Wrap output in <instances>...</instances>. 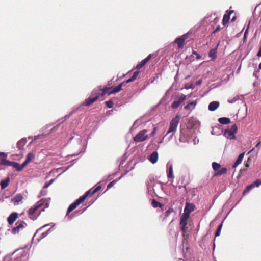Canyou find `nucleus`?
Listing matches in <instances>:
<instances>
[{"instance_id":"obj_1","label":"nucleus","mask_w":261,"mask_h":261,"mask_svg":"<svg viewBox=\"0 0 261 261\" xmlns=\"http://www.w3.org/2000/svg\"><path fill=\"white\" fill-rule=\"evenodd\" d=\"M7 158H4L0 162L1 165H5L6 166H12L15 168L18 171H21L33 159V154L29 153L28 154L27 158L25 161L22 163V165H20L19 163L15 162H11L6 160Z\"/></svg>"},{"instance_id":"obj_2","label":"nucleus","mask_w":261,"mask_h":261,"mask_svg":"<svg viewBox=\"0 0 261 261\" xmlns=\"http://www.w3.org/2000/svg\"><path fill=\"white\" fill-rule=\"evenodd\" d=\"M90 191H87L84 195L82 196H81L79 199H77L74 202L72 203L69 206L66 215H68L70 213L73 211L74 209H75L77 206H79L81 203L83 202L87 197L89 195Z\"/></svg>"},{"instance_id":"obj_3","label":"nucleus","mask_w":261,"mask_h":261,"mask_svg":"<svg viewBox=\"0 0 261 261\" xmlns=\"http://www.w3.org/2000/svg\"><path fill=\"white\" fill-rule=\"evenodd\" d=\"M147 130L146 129L141 130L139 132L134 138V141L136 142H142L146 140L148 138V135L147 134Z\"/></svg>"},{"instance_id":"obj_4","label":"nucleus","mask_w":261,"mask_h":261,"mask_svg":"<svg viewBox=\"0 0 261 261\" xmlns=\"http://www.w3.org/2000/svg\"><path fill=\"white\" fill-rule=\"evenodd\" d=\"M45 202L44 200L41 199L34 206V219L36 217V215L38 216L40 213L44 210L45 207L43 205Z\"/></svg>"},{"instance_id":"obj_5","label":"nucleus","mask_w":261,"mask_h":261,"mask_svg":"<svg viewBox=\"0 0 261 261\" xmlns=\"http://www.w3.org/2000/svg\"><path fill=\"white\" fill-rule=\"evenodd\" d=\"M180 119V117L179 115L176 116L174 118L172 119L170 123L169 128L166 135H167L168 134L174 132L176 130Z\"/></svg>"},{"instance_id":"obj_6","label":"nucleus","mask_w":261,"mask_h":261,"mask_svg":"<svg viewBox=\"0 0 261 261\" xmlns=\"http://www.w3.org/2000/svg\"><path fill=\"white\" fill-rule=\"evenodd\" d=\"M99 97V95L97 93L92 92L90 97L85 100L83 105L86 106H89L97 101Z\"/></svg>"},{"instance_id":"obj_7","label":"nucleus","mask_w":261,"mask_h":261,"mask_svg":"<svg viewBox=\"0 0 261 261\" xmlns=\"http://www.w3.org/2000/svg\"><path fill=\"white\" fill-rule=\"evenodd\" d=\"M188 34H185L175 40L174 42L177 44L178 49H181L184 47L185 40L188 38Z\"/></svg>"},{"instance_id":"obj_8","label":"nucleus","mask_w":261,"mask_h":261,"mask_svg":"<svg viewBox=\"0 0 261 261\" xmlns=\"http://www.w3.org/2000/svg\"><path fill=\"white\" fill-rule=\"evenodd\" d=\"M43 227H41L36 231V232L34 234V238H36V240L39 242L41 239L45 237L47 234L50 229L47 231L43 232Z\"/></svg>"},{"instance_id":"obj_9","label":"nucleus","mask_w":261,"mask_h":261,"mask_svg":"<svg viewBox=\"0 0 261 261\" xmlns=\"http://www.w3.org/2000/svg\"><path fill=\"white\" fill-rule=\"evenodd\" d=\"M15 225L16 226L14 227L12 230V233L14 234H16L18 233L21 228L24 227V226L27 225L26 223L22 221H18Z\"/></svg>"},{"instance_id":"obj_10","label":"nucleus","mask_w":261,"mask_h":261,"mask_svg":"<svg viewBox=\"0 0 261 261\" xmlns=\"http://www.w3.org/2000/svg\"><path fill=\"white\" fill-rule=\"evenodd\" d=\"M186 95L182 94L178 99L174 101V102L172 103V108L173 109L177 108L180 105V104L186 99Z\"/></svg>"},{"instance_id":"obj_11","label":"nucleus","mask_w":261,"mask_h":261,"mask_svg":"<svg viewBox=\"0 0 261 261\" xmlns=\"http://www.w3.org/2000/svg\"><path fill=\"white\" fill-rule=\"evenodd\" d=\"M234 13L233 10H227L226 12V14L223 16L222 23L223 25H225L228 22L230 19V15Z\"/></svg>"},{"instance_id":"obj_12","label":"nucleus","mask_w":261,"mask_h":261,"mask_svg":"<svg viewBox=\"0 0 261 261\" xmlns=\"http://www.w3.org/2000/svg\"><path fill=\"white\" fill-rule=\"evenodd\" d=\"M153 56L152 54H149L147 58L142 60L141 62H140L136 67V68L138 70L140 69L142 67H143L146 63L151 58V57Z\"/></svg>"},{"instance_id":"obj_13","label":"nucleus","mask_w":261,"mask_h":261,"mask_svg":"<svg viewBox=\"0 0 261 261\" xmlns=\"http://www.w3.org/2000/svg\"><path fill=\"white\" fill-rule=\"evenodd\" d=\"M18 218V214L16 212L12 213L8 218L7 221L10 225H12Z\"/></svg>"},{"instance_id":"obj_14","label":"nucleus","mask_w":261,"mask_h":261,"mask_svg":"<svg viewBox=\"0 0 261 261\" xmlns=\"http://www.w3.org/2000/svg\"><path fill=\"white\" fill-rule=\"evenodd\" d=\"M195 209V205L193 203L186 202L184 212L190 214Z\"/></svg>"},{"instance_id":"obj_15","label":"nucleus","mask_w":261,"mask_h":261,"mask_svg":"<svg viewBox=\"0 0 261 261\" xmlns=\"http://www.w3.org/2000/svg\"><path fill=\"white\" fill-rule=\"evenodd\" d=\"M112 87H113L112 82L111 81L108 82L107 86L105 88H103V89H99L100 91H102L101 94V96H104L106 94L107 91H108V90L111 89L112 88Z\"/></svg>"},{"instance_id":"obj_16","label":"nucleus","mask_w":261,"mask_h":261,"mask_svg":"<svg viewBox=\"0 0 261 261\" xmlns=\"http://www.w3.org/2000/svg\"><path fill=\"white\" fill-rule=\"evenodd\" d=\"M124 82L120 84L118 86H117V87H115L114 88H113L111 91H110L108 93V95L109 96L111 95V94H115L116 93H118L119 92H120L121 90H122V86L124 84Z\"/></svg>"},{"instance_id":"obj_17","label":"nucleus","mask_w":261,"mask_h":261,"mask_svg":"<svg viewBox=\"0 0 261 261\" xmlns=\"http://www.w3.org/2000/svg\"><path fill=\"white\" fill-rule=\"evenodd\" d=\"M219 102L218 101H213L208 105V109L210 111H214L216 110L219 106Z\"/></svg>"},{"instance_id":"obj_18","label":"nucleus","mask_w":261,"mask_h":261,"mask_svg":"<svg viewBox=\"0 0 261 261\" xmlns=\"http://www.w3.org/2000/svg\"><path fill=\"white\" fill-rule=\"evenodd\" d=\"M22 199V195L20 194H17L12 199V201L13 202L15 205H17L19 204V202L21 201Z\"/></svg>"},{"instance_id":"obj_19","label":"nucleus","mask_w":261,"mask_h":261,"mask_svg":"<svg viewBox=\"0 0 261 261\" xmlns=\"http://www.w3.org/2000/svg\"><path fill=\"white\" fill-rule=\"evenodd\" d=\"M244 154L245 153H242L239 155V156L237 158V160H236V161L234 162L232 166L233 168H236L241 163L244 156Z\"/></svg>"},{"instance_id":"obj_20","label":"nucleus","mask_w":261,"mask_h":261,"mask_svg":"<svg viewBox=\"0 0 261 261\" xmlns=\"http://www.w3.org/2000/svg\"><path fill=\"white\" fill-rule=\"evenodd\" d=\"M158 159V154L157 152L152 153L149 158V161L153 164L155 163Z\"/></svg>"},{"instance_id":"obj_21","label":"nucleus","mask_w":261,"mask_h":261,"mask_svg":"<svg viewBox=\"0 0 261 261\" xmlns=\"http://www.w3.org/2000/svg\"><path fill=\"white\" fill-rule=\"evenodd\" d=\"M227 171V169L226 168H222L215 173L214 176H220L224 174H226Z\"/></svg>"},{"instance_id":"obj_22","label":"nucleus","mask_w":261,"mask_h":261,"mask_svg":"<svg viewBox=\"0 0 261 261\" xmlns=\"http://www.w3.org/2000/svg\"><path fill=\"white\" fill-rule=\"evenodd\" d=\"M9 181L10 179L9 177H7L6 179L1 180L0 182V185L2 189H5L8 186Z\"/></svg>"},{"instance_id":"obj_23","label":"nucleus","mask_w":261,"mask_h":261,"mask_svg":"<svg viewBox=\"0 0 261 261\" xmlns=\"http://www.w3.org/2000/svg\"><path fill=\"white\" fill-rule=\"evenodd\" d=\"M218 121L222 124H228L230 123V119L226 117L220 118Z\"/></svg>"},{"instance_id":"obj_24","label":"nucleus","mask_w":261,"mask_h":261,"mask_svg":"<svg viewBox=\"0 0 261 261\" xmlns=\"http://www.w3.org/2000/svg\"><path fill=\"white\" fill-rule=\"evenodd\" d=\"M27 143V140L25 139H22L19 140L17 143V148L19 149H21Z\"/></svg>"},{"instance_id":"obj_25","label":"nucleus","mask_w":261,"mask_h":261,"mask_svg":"<svg viewBox=\"0 0 261 261\" xmlns=\"http://www.w3.org/2000/svg\"><path fill=\"white\" fill-rule=\"evenodd\" d=\"M217 49H212L210 50L208 53L209 57L211 58L212 60H215L217 57Z\"/></svg>"},{"instance_id":"obj_26","label":"nucleus","mask_w":261,"mask_h":261,"mask_svg":"<svg viewBox=\"0 0 261 261\" xmlns=\"http://www.w3.org/2000/svg\"><path fill=\"white\" fill-rule=\"evenodd\" d=\"M139 73V71H135L133 76L125 82L126 83H128L135 81L138 76Z\"/></svg>"},{"instance_id":"obj_27","label":"nucleus","mask_w":261,"mask_h":261,"mask_svg":"<svg viewBox=\"0 0 261 261\" xmlns=\"http://www.w3.org/2000/svg\"><path fill=\"white\" fill-rule=\"evenodd\" d=\"M196 105V101H192L188 104H187L186 106H185V109L187 110H190L191 109V108L194 109Z\"/></svg>"},{"instance_id":"obj_28","label":"nucleus","mask_w":261,"mask_h":261,"mask_svg":"<svg viewBox=\"0 0 261 261\" xmlns=\"http://www.w3.org/2000/svg\"><path fill=\"white\" fill-rule=\"evenodd\" d=\"M224 135H225L227 137H229L230 138L232 139L234 138V134L229 129H226L224 132Z\"/></svg>"},{"instance_id":"obj_29","label":"nucleus","mask_w":261,"mask_h":261,"mask_svg":"<svg viewBox=\"0 0 261 261\" xmlns=\"http://www.w3.org/2000/svg\"><path fill=\"white\" fill-rule=\"evenodd\" d=\"M212 168L213 170L216 172L218 171L221 168V166L220 164L217 163L216 162H213L212 164Z\"/></svg>"},{"instance_id":"obj_30","label":"nucleus","mask_w":261,"mask_h":261,"mask_svg":"<svg viewBox=\"0 0 261 261\" xmlns=\"http://www.w3.org/2000/svg\"><path fill=\"white\" fill-rule=\"evenodd\" d=\"M167 177L168 178L173 177V168L171 165H170L168 170H167Z\"/></svg>"},{"instance_id":"obj_31","label":"nucleus","mask_w":261,"mask_h":261,"mask_svg":"<svg viewBox=\"0 0 261 261\" xmlns=\"http://www.w3.org/2000/svg\"><path fill=\"white\" fill-rule=\"evenodd\" d=\"M101 187L100 186H97L94 189H91L89 191H90L89 195H90L91 196H93L95 193L99 191L101 189Z\"/></svg>"},{"instance_id":"obj_32","label":"nucleus","mask_w":261,"mask_h":261,"mask_svg":"<svg viewBox=\"0 0 261 261\" xmlns=\"http://www.w3.org/2000/svg\"><path fill=\"white\" fill-rule=\"evenodd\" d=\"M151 205L154 208L158 207H161L162 206V204L155 199L152 200Z\"/></svg>"},{"instance_id":"obj_33","label":"nucleus","mask_w":261,"mask_h":261,"mask_svg":"<svg viewBox=\"0 0 261 261\" xmlns=\"http://www.w3.org/2000/svg\"><path fill=\"white\" fill-rule=\"evenodd\" d=\"M254 187V186L252 185V184H250V185L247 186L245 190L243 191V194L245 195L246 193L249 192L252 189H253Z\"/></svg>"},{"instance_id":"obj_34","label":"nucleus","mask_w":261,"mask_h":261,"mask_svg":"<svg viewBox=\"0 0 261 261\" xmlns=\"http://www.w3.org/2000/svg\"><path fill=\"white\" fill-rule=\"evenodd\" d=\"M223 226V223L222 222L218 227L216 231L215 232V237H217L220 236V232L221 231L222 228Z\"/></svg>"},{"instance_id":"obj_35","label":"nucleus","mask_w":261,"mask_h":261,"mask_svg":"<svg viewBox=\"0 0 261 261\" xmlns=\"http://www.w3.org/2000/svg\"><path fill=\"white\" fill-rule=\"evenodd\" d=\"M189 216L190 214L184 212V213L181 217V219L187 221L188 218H189Z\"/></svg>"},{"instance_id":"obj_36","label":"nucleus","mask_w":261,"mask_h":261,"mask_svg":"<svg viewBox=\"0 0 261 261\" xmlns=\"http://www.w3.org/2000/svg\"><path fill=\"white\" fill-rule=\"evenodd\" d=\"M105 103L108 108H112L113 107L114 103L113 101L112 100H109L105 102Z\"/></svg>"},{"instance_id":"obj_37","label":"nucleus","mask_w":261,"mask_h":261,"mask_svg":"<svg viewBox=\"0 0 261 261\" xmlns=\"http://www.w3.org/2000/svg\"><path fill=\"white\" fill-rule=\"evenodd\" d=\"M252 184L254 186V187H258L261 185V179H257Z\"/></svg>"},{"instance_id":"obj_38","label":"nucleus","mask_w":261,"mask_h":261,"mask_svg":"<svg viewBox=\"0 0 261 261\" xmlns=\"http://www.w3.org/2000/svg\"><path fill=\"white\" fill-rule=\"evenodd\" d=\"M173 212V210L172 208H169L168 210H167L165 213V217H168L169 215Z\"/></svg>"},{"instance_id":"obj_39","label":"nucleus","mask_w":261,"mask_h":261,"mask_svg":"<svg viewBox=\"0 0 261 261\" xmlns=\"http://www.w3.org/2000/svg\"><path fill=\"white\" fill-rule=\"evenodd\" d=\"M229 130H230L234 134L236 133L237 131V125L236 124L233 125Z\"/></svg>"},{"instance_id":"obj_40","label":"nucleus","mask_w":261,"mask_h":261,"mask_svg":"<svg viewBox=\"0 0 261 261\" xmlns=\"http://www.w3.org/2000/svg\"><path fill=\"white\" fill-rule=\"evenodd\" d=\"M7 157V153L5 152H0V161L4 158Z\"/></svg>"},{"instance_id":"obj_41","label":"nucleus","mask_w":261,"mask_h":261,"mask_svg":"<svg viewBox=\"0 0 261 261\" xmlns=\"http://www.w3.org/2000/svg\"><path fill=\"white\" fill-rule=\"evenodd\" d=\"M180 224L181 225V226H187V221L180 219Z\"/></svg>"},{"instance_id":"obj_42","label":"nucleus","mask_w":261,"mask_h":261,"mask_svg":"<svg viewBox=\"0 0 261 261\" xmlns=\"http://www.w3.org/2000/svg\"><path fill=\"white\" fill-rule=\"evenodd\" d=\"M193 54H194V55H196V59H197V60H199V59H201V55H200V54H199L198 53H197L196 51H193Z\"/></svg>"},{"instance_id":"obj_43","label":"nucleus","mask_w":261,"mask_h":261,"mask_svg":"<svg viewBox=\"0 0 261 261\" xmlns=\"http://www.w3.org/2000/svg\"><path fill=\"white\" fill-rule=\"evenodd\" d=\"M53 182V179H51V180L49 181V182L45 183V184L43 188H47L48 187H49L51 184V183Z\"/></svg>"},{"instance_id":"obj_44","label":"nucleus","mask_w":261,"mask_h":261,"mask_svg":"<svg viewBox=\"0 0 261 261\" xmlns=\"http://www.w3.org/2000/svg\"><path fill=\"white\" fill-rule=\"evenodd\" d=\"M187 226H181V230L184 234L187 231Z\"/></svg>"},{"instance_id":"obj_45","label":"nucleus","mask_w":261,"mask_h":261,"mask_svg":"<svg viewBox=\"0 0 261 261\" xmlns=\"http://www.w3.org/2000/svg\"><path fill=\"white\" fill-rule=\"evenodd\" d=\"M29 214L30 215V218L31 219H32V216H33V207H31L29 210Z\"/></svg>"},{"instance_id":"obj_46","label":"nucleus","mask_w":261,"mask_h":261,"mask_svg":"<svg viewBox=\"0 0 261 261\" xmlns=\"http://www.w3.org/2000/svg\"><path fill=\"white\" fill-rule=\"evenodd\" d=\"M221 30V27H220V25H218L216 29H215L214 31L213 32V34L219 31L220 30Z\"/></svg>"},{"instance_id":"obj_47","label":"nucleus","mask_w":261,"mask_h":261,"mask_svg":"<svg viewBox=\"0 0 261 261\" xmlns=\"http://www.w3.org/2000/svg\"><path fill=\"white\" fill-rule=\"evenodd\" d=\"M156 130H157V127H154V129H153V130L152 131L151 133V136L152 137H153L155 133H156Z\"/></svg>"},{"instance_id":"obj_48","label":"nucleus","mask_w":261,"mask_h":261,"mask_svg":"<svg viewBox=\"0 0 261 261\" xmlns=\"http://www.w3.org/2000/svg\"><path fill=\"white\" fill-rule=\"evenodd\" d=\"M114 182H115V181H113L110 182L107 186V189H109V188H111L114 185Z\"/></svg>"},{"instance_id":"obj_49","label":"nucleus","mask_w":261,"mask_h":261,"mask_svg":"<svg viewBox=\"0 0 261 261\" xmlns=\"http://www.w3.org/2000/svg\"><path fill=\"white\" fill-rule=\"evenodd\" d=\"M257 56L258 57H261V45H260V47L259 48V51H258V52L257 54Z\"/></svg>"},{"instance_id":"obj_50","label":"nucleus","mask_w":261,"mask_h":261,"mask_svg":"<svg viewBox=\"0 0 261 261\" xmlns=\"http://www.w3.org/2000/svg\"><path fill=\"white\" fill-rule=\"evenodd\" d=\"M201 80H199V81H198L197 82L196 85H200V84H201Z\"/></svg>"},{"instance_id":"obj_51","label":"nucleus","mask_w":261,"mask_h":261,"mask_svg":"<svg viewBox=\"0 0 261 261\" xmlns=\"http://www.w3.org/2000/svg\"><path fill=\"white\" fill-rule=\"evenodd\" d=\"M260 143H261V142H260V141H259V142L257 143V144L256 145V146H256V147L258 146L260 144Z\"/></svg>"},{"instance_id":"obj_52","label":"nucleus","mask_w":261,"mask_h":261,"mask_svg":"<svg viewBox=\"0 0 261 261\" xmlns=\"http://www.w3.org/2000/svg\"><path fill=\"white\" fill-rule=\"evenodd\" d=\"M236 18V16H234V17L232 18L231 21H234L235 20Z\"/></svg>"},{"instance_id":"obj_53","label":"nucleus","mask_w":261,"mask_h":261,"mask_svg":"<svg viewBox=\"0 0 261 261\" xmlns=\"http://www.w3.org/2000/svg\"><path fill=\"white\" fill-rule=\"evenodd\" d=\"M249 166V165L248 163H246V164H245V167H248Z\"/></svg>"},{"instance_id":"obj_54","label":"nucleus","mask_w":261,"mask_h":261,"mask_svg":"<svg viewBox=\"0 0 261 261\" xmlns=\"http://www.w3.org/2000/svg\"><path fill=\"white\" fill-rule=\"evenodd\" d=\"M259 68L261 69V63L259 64Z\"/></svg>"},{"instance_id":"obj_55","label":"nucleus","mask_w":261,"mask_h":261,"mask_svg":"<svg viewBox=\"0 0 261 261\" xmlns=\"http://www.w3.org/2000/svg\"><path fill=\"white\" fill-rule=\"evenodd\" d=\"M247 32V29L245 31V34H244V35H245H245L246 34Z\"/></svg>"}]
</instances>
